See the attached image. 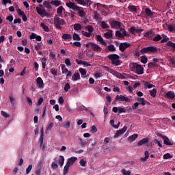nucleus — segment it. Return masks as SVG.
<instances>
[{
    "instance_id": "nucleus-1",
    "label": "nucleus",
    "mask_w": 175,
    "mask_h": 175,
    "mask_svg": "<svg viewBox=\"0 0 175 175\" xmlns=\"http://www.w3.org/2000/svg\"><path fill=\"white\" fill-rule=\"evenodd\" d=\"M66 5L68 8H69V9H72V10H74V12H78L79 17H85V12H84V10H82L83 8L79 7L76 3L72 1L66 3Z\"/></svg>"
},
{
    "instance_id": "nucleus-2",
    "label": "nucleus",
    "mask_w": 175,
    "mask_h": 175,
    "mask_svg": "<svg viewBox=\"0 0 175 175\" xmlns=\"http://www.w3.org/2000/svg\"><path fill=\"white\" fill-rule=\"evenodd\" d=\"M131 72H134L137 75H143L144 73V68L143 66L137 64V63L130 64Z\"/></svg>"
},
{
    "instance_id": "nucleus-3",
    "label": "nucleus",
    "mask_w": 175,
    "mask_h": 175,
    "mask_svg": "<svg viewBox=\"0 0 175 175\" xmlns=\"http://www.w3.org/2000/svg\"><path fill=\"white\" fill-rule=\"evenodd\" d=\"M107 58L111 61L112 65H115V66H120V65H121L120 55L117 54H110L107 56Z\"/></svg>"
},
{
    "instance_id": "nucleus-4",
    "label": "nucleus",
    "mask_w": 175,
    "mask_h": 175,
    "mask_svg": "<svg viewBox=\"0 0 175 175\" xmlns=\"http://www.w3.org/2000/svg\"><path fill=\"white\" fill-rule=\"evenodd\" d=\"M66 25L65 20L57 16L54 18V25L57 29L61 31V29H62V27L61 25Z\"/></svg>"
},
{
    "instance_id": "nucleus-5",
    "label": "nucleus",
    "mask_w": 175,
    "mask_h": 175,
    "mask_svg": "<svg viewBox=\"0 0 175 175\" xmlns=\"http://www.w3.org/2000/svg\"><path fill=\"white\" fill-rule=\"evenodd\" d=\"M158 51V48L155 46H146L141 49L140 53L142 54H147V53H157Z\"/></svg>"
},
{
    "instance_id": "nucleus-6",
    "label": "nucleus",
    "mask_w": 175,
    "mask_h": 175,
    "mask_svg": "<svg viewBox=\"0 0 175 175\" xmlns=\"http://www.w3.org/2000/svg\"><path fill=\"white\" fill-rule=\"evenodd\" d=\"M38 14L40 15L41 17H49L50 13L47 12L45 9L40 7L36 8Z\"/></svg>"
},
{
    "instance_id": "nucleus-7",
    "label": "nucleus",
    "mask_w": 175,
    "mask_h": 175,
    "mask_svg": "<svg viewBox=\"0 0 175 175\" xmlns=\"http://www.w3.org/2000/svg\"><path fill=\"white\" fill-rule=\"evenodd\" d=\"M116 100H119V102H131V99H129L128 97H125L123 95H117L115 100L112 102L113 105L116 103Z\"/></svg>"
},
{
    "instance_id": "nucleus-8",
    "label": "nucleus",
    "mask_w": 175,
    "mask_h": 175,
    "mask_svg": "<svg viewBox=\"0 0 175 175\" xmlns=\"http://www.w3.org/2000/svg\"><path fill=\"white\" fill-rule=\"evenodd\" d=\"M90 44L93 51H96V53H100V51H102V47H100L99 44H96L95 42H92Z\"/></svg>"
},
{
    "instance_id": "nucleus-9",
    "label": "nucleus",
    "mask_w": 175,
    "mask_h": 175,
    "mask_svg": "<svg viewBox=\"0 0 175 175\" xmlns=\"http://www.w3.org/2000/svg\"><path fill=\"white\" fill-rule=\"evenodd\" d=\"M128 47H131V44L128 42H121L119 44V50L122 51V53H124V51H125Z\"/></svg>"
},
{
    "instance_id": "nucleus-10",
    "label": "nucleus",
    "mask_w": 175,
    "mask_h": 175,
    "mask_svg": "<svg viewBox=\"0 0 175 175\" xmlns=\"http://www.w3.org/2000/svg\"><path fill=\"white\" fill-rule=\"evenodd\" d=\"M121 22L114 20L110 23L111 28H114L115 29H120L121 28Z\"/></svg>"
},
{
    "instance_id": "nucleus-11",
    "label": "nucleus",
    "mask_w": 175,
    "mask_h": 175,
    "mask_svg": "<svg viewBox=\"0 0 175 175\" xmlns=\"http://www.w3.org/2000/svg\"><path fill=\"white\" fill-rule=\"evenodd\" d=\"M126 129H128V127L124 126L122 129L118 130L114 135V138L117 139L119 136H121V135H124V133L126 132Z\"/></svg>"
},
{
    "instance_id": "nucleus-12",
    "label": "nucleus",
    "mask_w": 175,
    "mask_h": 175,
    "mask_svg": "<svg viewBox=\"0 0 175 175\" xmlns=\"http://www.w3.org/2000/svg\"><path fill=\"white\" fill-rule=\"evenodd\" d=\"M161 137L162 139H163L164 144H165L166 146H173V144H174V142L169 139V137L165 135H161Z\"/></svg>"
},
{
    "instance_id": "nucleus-13",
    "label": "nucleus",
    "mask_w": 175,
    "mask_h": 175,
    "mask_svg": "<svg viewBox=\"0 0 175 175\" xmlns=\"http://www.w3.org/2000/svg\"><path fill=\"white\" fill-rule=\"evenodd\" d=\"M137 101L139 102V105L146 106V105H150V102L145 100L144 98H137Z\"/></svg>"
},
{
    "instance_id": "nucleus-14",
    "label": "nucleus",
    "mask_w": 175,
    "mask_h": 175,
    "mask_svg": "<svg viewBox=\"0 0 175 175\" xmlns=\"http://www.w3.org/2000/svg\"><path fill=\"white\" fill-rule=\"evenodd\" d=\"M165 96H166V98H167V99H174V98H175L174 92H173V91L167 92L165 94Z\"/></svg>"
},
{
    "instance_id": "nucleus-15",
    "label": "nucleus",
    "mask_w": 175,
    "mask_h": 175,
    "mask_svg": "<svg viewBox=\"0 0 175 175\" xmlns=\"http://www.w3.org/2000/svg\"><path fill=\"white\" fill-rule=\"evenodd\" d=\"M77 159V157H72L70 158H68L67 160V164L70 166H72L73 163H75V161Z\"/></svg>"
},
{
    "instance_id": "nucleus-16",
    "label": "nucleus",
    "mask_w": 175,
    "mask_h": 175,
    "mask_svg": "<svg viewBox=\"0 0 175 175\" xmlns=\"http://www.w3.org/2000/svg\"><path fill=\"white\" fill-rule=\"evenodd\" d=\"M96 39L97 42H100L101 44H103L104 46H106V41L103 40V38L100 35H96Z\"/></svg>"
},
{
    "instance_id": "nucleus-17",
    "label": "nucleus",
    "mask_w": 175,
    "mask_h": 175,
    "mask_svg": "<svg viewBox=\"0 0 175 175\" xmlns=\"http://www.w3.org/2000/svg\"><path fill=\"white\" fill-rule=\"evenodd\" d=\"M36 83L39 87V88H42L44 86V83H43V79L41 77H38L36 79Z\"/></svg>"
},
{
    "instance_id": "nucleus-18",
    "label": "nucleus",
    "mask_w": 175,
    "mask_h": 175,
    "mask_svg": "<svg viewBox=\"0 0 175 175\" xmlns=\"http://www.w3.org/2000/svg\"><path fill=\"white\" fill-rule=\"evenodd\" d=\"M108 32H106L104 33V36L107 39H111V38H113V30L107 29Z\"/></svg>"
},
{
    "instance_id": "nucleus-19",
    "label": "nucleus",
    "mask_w": 175,
    "mask_h": 175,
    "mask_svg": "<svg viewBox=\"0 0 175 175\" xmlns=\"http://www.w3.org/2000/svg\"><path fill=\"white\" fill-rule=\"evenodd\" d=\"M148 143V138L146 137L142 139V140L139 141L137 144L139 147L143 146V144H147Z\"/></svg>"
},
{
    "instance_id": "nucleus-20",
    "label": "nucleus",
    "mask_w": 175,
    "mask_h": 175,
    "mask_svg": "<svg viewBox=\"0 0 175 175\" xmlns=\"http://www.w3.org/2000/svg\"><path fill=\"white\" fill-rule=\"evenodd\" d=\"M145 157H142L140 159L141 162H146L148 158H150V153L148 150L145 151L144 152Z\"/></svg>"
},
{
    "instance_id": "nucleus-21",
    "label": "nucleus",
    "mask_w": 175,
    "mask_h": 175,
    "mask_svg": "<svg viewBox=\"0 0 175 175\" xmlns=\"http://www.w3.org/2000/svg\"><path fill=\"white\" fill-rule=\"evenodd\" d=\"M145 14L148 17H152L154 16V12H152L150 8L145 9Z\"/></svg>"
},
{
    "instance_id": "nucleus-22",
    "label": "nucleus",
    "mask_w": 175,
    "mask_h": 175,
    "mask_svg": "<svg viewBox=\"0 0 175 175\" xmlns=\"http://www.w3.org/2000/svg\"><path fill=\"white\" fill-rule=\"evenodd\" d=\"M58 163L60 166V167H62L64 166V163H65V157L64 156L60 155L58 159Z\"/></svg>"
},
{
    "instance_id": "nucleus-23",
    "label": "nucleus",
    "mask_w": 175,
    "mask_h": 175,
    "mask_svg": "<svg viewBox=\"0 0 175 175\" xmlns=\"http://www.w3.org/2000/svg\"><path fill=\"white\" fill-rule=\"evenodd\" d=\"M80 79H81L80 73H79V72L74 73L72 77V81H77V80H80Z\"/></svg>"
},
{
    "instance_id": "nucleus-24",
    "label": "nucleus",
    "mask_w": 175,
    "mask_h": 175,
    "mask_svg": "<svg viewBox=\"0 0 175 175\" xmlns=\"http://www.w3.org/2000/svg\"><path fill=\"white\" fill-rule=\"evenodd\" d=\"M137 137H139V135L133 134L128 137V142L132 143V142H135Z\"/></svg>"
},
{
    "instance_id": "nucleus-25",
    "label": "nucleus",
    "mask_w": 175,
    "mask_h": 175,
    "mask_svg": "<svg viewBox=\"0 0 175 175\" xmlns=\"http://www.w3.org/2000/svg\"><path fill=\"white\" fill-rule=\"evenodd\" d=\"M43 5L46 8V9H48V10H51V9H53V8L51 7V3L44 1L43 2Z\"/></svg>"
},
{
    "instance_id": "nucleus-26",
    "label": "nucleus",
    "mask_w": 175,
    "mask_h": 175,
    "mask_svg": "<svg viewBox=\"0 0 175 175\" xmlns=\"http://www.w3.org/2000/svg\"><path fill=\"white\" fill-rule=\"evenodd\" d=\"M128 10L131 12V13H136L137 12V8L135 5H129Z\"/></svg>"
},
{
    "instance_id": "nucleus-27",
    "label": "nucleus",
    "mask_w": 175,
    "mask_h": 175,
    "mask_svg": "<svg viewBox=\"0 0 175 175\" xmlns=\"http://www.w3.org/2000/svg\"><path fill=\"white\" fill-rule=\"evenodd\" d=\"M75 31H81L83 29V26L80 25V23H75L74 25Z\"/></svg>"
},
{
    "instance_id": "nucleus-28",
    "label": "nucleus",
    "mask_w": 175,
    "mask_h": 175,
    "mask_svg": "<svg viewBox=\"0 0 175 175\" xmlns=\"http://www.w3.org/2000/svg\"><path fill=\"white\" fill-rule=\"evenodd\" d=\"M158 66H159V65L154 62H150L148 64V68H149V69H154V68H158Z\"/></svg>"
},
{
    "instance_id": "nucleus-29",
    "label": "nucleus",
    "mask_w": 175,
    "mask_h": 175,
    "mask_svg": "<svg viewBox=\"0 0 175 175\" xmlns=\"http://www.w3.org/2000/svg\"><path fill=\"white\" fill-rule=\"evenodd\" d=\"M100 27L103 29H107V28H110V26L106 23V22H105L104 21H101L100 22Z\"/></svg>"
},
{
    "instance_id": "nucleus-30",
    "label": "nucleus",
    "mask_w": 175,
    "mask_h": 175,
    "mask_svg": "<svg viewBox=\"0 0 175 175\" xmlns=\"http://www.w3.org/2000/svg\"><path fill=\"white\" fill-rule=\"evenodd\" d=\"M169 32H175V24L167 25Z\"/></svg>"
},
{
    "instance_id": "nucleus-31",
    "label": "nucleus",
    "mask_w": 175,
    "mask_h": 175,
    "mask_svg": "<svg viewBox=\"0 0 175 175\" xmlns=\"http://www.w3.org/2000/svg\"><path fill=\"white\" fill-rule=\"evenodd\" d=\"M62 39L64 40H68V39H72V35L69 33H64L62 36Z\"/></svg>"
},
{
    "instance_id": "nucleus-32",
    "label": "nucleus",
    "mask_w": 175,
    "mask_h": 175,
    "mask_svg": "<svg viewBox=\"0 0 175 175\" xmlns=\"http://www.w3.org/2000/svg\"><path fill=\"white\" fill-rule=\"evenodd\" d=\"M85 29H86V31H88V32L92 34V32H94V27H92V25L85 26Z\"/></svg>"
},
{
    "instance_id": "nucleus-33",
    "label": "nucleus",
    "mask_w": 175,
    "mask_h": 175,
    "mask_svg": "<svg viewBox=\"0 0 175 175\" xmlns=\"http://www.w3.org/2000/svg\"><path fill=\"white\" fill-rule=\"evenodd\" d=\"M110 124H111V126H113V128H115V129H118V128H120V122L116 125H115L114 120H111Z\"/></svg>"
},
{
    "instance_id": "nucleus-34",
    "label": "nucleus",
    "mask_w": 175,
    "mask_h": 175,
    "mask_svg": "<svg viewBox=\"0 0 175 175\" xmlns=\"http://www.w3.org/2000/svg\"><path fill=\"white\" fill-rule=\"evenodd\" d=\"M62 126L63 128H70V121L68 120L66 122H64L62 124Z\"/></svg>"
},
{
    "instance_id": "nucleus-35",
    "label": "nucleus",
    "mask_w": 175,
    "mask_h": 175,
    "mask_svg": "<svg viewBox=\"0 0 175 175\" xmlns=\"http://www.w3.org/2000/svg\"><path fill=\"white\" fill-rule=\"evenodd\" d=\"M40 27L45 31V32H49L50 29L44 23H41Z\"/></svg>"
},
{
    "instance_id": "nucleus-36",
    "label": "nucleus",
    "mask_w": 175,
    "mask_h": 175,
    "mask_svg": "<svg viewBox=\"0 0 175 175\" xmlns=\"http://www.w3.org/2000/svg\"><path fill=\"white\" fill-rule=\"evenodd\" d=\"M41 135L40 136V146L43 145V136L44 135V131L43 130V127L41 129Z\"/></svg>"
},
{
    "instance_id": "nucleus-37",
    "label": "nucleus",
    "mask_w": 175,
    "mask_h": 175,
    "mask_svg": "<svg viewBox=\"0 0 175 175\" xmlns=\"http://www.w3.org/2000/svg\"><path fill=\"white\" fill-rule=\"evenodd\" d=\"M47 62V59L46 57H44L41 59V63L42 65V69H46V63Z\"/></svg>"
},
{
    "instance_id": "nucleus-38",
    "label": "nucleus",
    "mask_w": 175,
    "mask_h": 175,
    "mask_svg": "<svg viewBox=\"0 0 175 175\" xmlns=\"http://www.w3.org/2000/svg\"><path fill=\"white\" fill-rule=\"evenodd\" d=\"M107 48L111 53H114V51H116V46H114V44H109L107 46Z\"/></svg>"
},
{
    "instance_id": "nucleus-39",
    "label": "nucleus",
    "mask_w": 175,
    "mask_h": 175,
    "mask_svg": "<svg viewBox=\"0 0 175 175\" xmlns=\"http://www.w3.org/2000/svg\"><path fill=\"white\" fill-rule=\"evenodd\" d=\"M51 5H54V6H60L61 5V1L58 0H53L51 1Z\"/></svg>"
},
{
    "instance_id": "nucleus-40",
    "label": "nucleus",
    "mask_w": 175,
    "mask_h": 175,
    "mask_svg": "<svg viewBox=\"0 0 175 175\" xmlns=\"http://www.w3.org/2000/svg\"><path fill=\"white\" fill-rule=\"evenodd\" d=\"M69 167H70V165L66 163L64 168V172H63L64 175L68 174V172H69Z\"/></svg>"
},
{
    "instance_id": "nucleus-41",
    "label": "nucleus",
    "mask_w": 175,
    "mask_h": 175,
    "mask_svg": "<svg viewBox=\"0 0 175 175\" xmlns=\"http://www.w3.org/2000/svg\"><path fill=\"white\" fill-rule=\"evenodd\" d=\"M121 173L123 175H131V174H132V172L131 170L126 171V170H125V169H122L121 170Z\"/></svg>"
},
{
    "instance_id": "nucleus-42",
    "label": "nucleus",
    "mask_w": 175,
    "mask_h": 175,
    "mask_svg": "<svg viewBox=\"0 0 175 175\" xmlns=\"http://www.w3.org/2000/svg\"><path fill=\"white\" fill-rule=\"evenodd\" d=\"M153 42H159V40H162V36L161 35L157 34V36L152 38Z\"/></svg>"
},
{
    "instance_id": "nucleus-43",
    "label": "nucleus",
    "mask_w": 175,
    "mask_h": 175,
    "mask_svg": "<svg viewBox=\"0 0 175 175\" xmlns=\"http://www.w3.org/2000/svg\"><path fill=\"white\" fill-rule=\"evenodd\" d=\"M150 95L152 98H155L157 96V89H153L150 91Z\"/></svg>"
},
{
    "instance_id": "nucleus-44",
    "label": "nucleus",
    "mask_w": 175,
    "mask_h": 175,
    "mask_svg": "<svg viewBox=\"0 0 175 175\" xmlns=\"http://www.w3.org/2000/svg\"><path fill=\"white\" fill-rule=\"evenodd\" d=\"M72 39L73 40H77V41H79V40H81V38H80V36H79V34L75 33L73 35H72Z\"/></svg>"
},
{
    "instance_id": "nucleus-45",
    "label": "nucleus",
    "mask_w": 175,
    "mask_h": 175,
    "mask_svg": "<svg viewBox=\"0 0 175 175\" xmlns=\"http://www.w3.org/2000/svg\"><path fill=\"white\" fill-rule=\"evenodd\" d=\"M116 38H120L121 39L124 38V35L120 30L116 31Z\"/></svg>"
},
{
    "instance_id": "nucleus-46",
    "label": "nucleus",
    "mask_w": 175,
    "mask_h": 175,
    "mask_svg": "<svg viewBox=\"0 0 175 175\" xmlns=\"http://www.w3.org/2000/svg\"><path fill=\"white\" fill-rule=\"evenodd\" d=\"M144 87H145V88H149L150 89V88H154V87H155V85L150 83L149 82H146L144 84Z\"/></svg>"
},
{
    "instance_id": "nucleus-47",
    "label": "nucleus",
    "mask_w": 175,
    "mask_h": 175,
    "mask_svg": "<svg viewBox=\"0 0 175 175\" xmlns=\"http://www.w3.org/2000/svg\"><path fill=\"white\" fill-rule=\"evenodd\" d=\"M162 36H163V39L161 41V43H166V42L169 40L167 36L163 34Z\"/></svg>"
},
{
    "instance_id": "nucleus-48",
    "label": "nucleus",
    "mask_w": 175,
    "mask_h": 175,
    "mask_svg": "<svg viewBox=\"0 0 175 175\" xmlns=\"http://www.w3.org/2000/svg\"><path fill=\"white\" fill-rule=\"evenodd\" d=\"M60 66L62 67V73H68L69 70L66 68V66H65L64 64H61Z\"/></svg>"
},
{
    "instance_id": "nucleus-49",
    "label": "nucleus",
    "mask_w": 175,
    "mask_h": 175,
    "mask_svg": "<svg viewBox=\"0 0 175 175\" xmlns=\"http://www.w3.org/2000/svg\"><path fill=\"white\" fill-rule=\"evenodd\" d=\"M9 99H10V103L12 105V106H16V100L14 99V98H13V96H10Z\"/></svg>"
},
{
    "instance_id": "nucleus-50",
    "label": "nucleus",
    "mask_w": 175,
    "mask_h": 175,
    "mask_svg": "<svg viewBox=\"0 0 175 175\" xmlns=\"http://www.w3.org/2000/svg\"><path fill=\"white\" fill-rule=\"evenodd\" d=\"M103 68L107 70V72H109V73H113V72H116L113 69L110 68V67L107 66H104Z\"/></svg>"
},
{
    "instance_id": "nucleus-51",
    "label": "nucleus",
    "mask_w": 175,
    "mask_h": 175,
    "mask_svg": "<svg viewBox=\"0 0 175 175\" xmlns=\"http://www.w3.org/2000/svg\"><path fill=\"white\" fill-rule=\"evenodd\" d=\"M139 103H135L133 105H132L131 108L130 107V110L131 111H132V110H136V109H137V107H139Z\"/></svg>"
},
{
    "instance_id": "nucleus-52",
    "label": "nucleus",
    "mask_w": 175,
    "mask_h": 175,
    "mask_svg": "<svg viewBox=\"0 0 175 175\" xmlns=\"http://www.w3.org/2000/svg\"><path fill=\"white\" fill-rule=\"evenodd\" d=\"M79 73H81V76H85L87 75V70L85 68H79Z\"/></svg>"
},
{
    "instance_id": "nucleus-53",
    "label": "nucleus",
    "mask_w": 175,
    "mask_h": 175,
    "mask_svg": "<svg viewBox=\"0 0 175 175\" xmlns=\"http://www.w3.org/2000/svg\"><path fill=\"white\" fill-rule=\"evenodd\" d=\"M81 33L82 35H83V36H85L86 38H91V35H92L91 33L86 32L84 31H81Z\"/></svg>"
},
{
    "instance_id": "nucleus-54",
    "label": "nucleus",
    "mask_w": 175,
    "mask_h": 175,
    "mask_svg": "<svg viewBox=\"0 0 175 175\" xmlns=\"http://www.w3.org/2000/svg\"><path fill=\"white\" fill-rule=\"evenodd\" d=\"M75 2H77L79 5H82V6H85V1L84 0H74Z\"/></svg>"
},
{
    "instance_id": "nucleus-55",
    "label": "nucleus",
    "mask_w": 175,
    "mask_h": 175,
    "mask_svg": "<svg viewBox=\"0 0 175 175\" xmlns=\"http://www.w3.org/2000/svg\"><path fill=\"white\" fill-rule=\"evenodd\" d=\"M120 31L122 33L124 38H125V36H128V33H126V30H125V29L120 28Z\"/></svg>"
},
{
    "instance_id": "nucleus-56",
    "label": "nucleus",
    "mask_w": 175,
    "mask_h": 175,
    "mask_svg": "<svg viewBox=\"0 0 175 175\" xmlns=\"http://www.w3.org/2000/svg\"><path fill=\"white\" fill-rule=\"evenodd\" d=\"M116 76L118 77V79H125V76L120 72H116Z\"/></svg>"
},
{
    "instance_id": "nucleus-57",
    "label": "nucleus",
    "mask_w": 175,
    "mask_h": 175,
    "mask_svg": "<svg viewBox=\"0 0 175 175\" xmlns=\"http://www.w3.org/2000/svg\"><path fill=\"white\" fill-rule=\"evenodd\" d=\"M64 10V7L60 6L57 10V13L59 14V16H61L62 14V11Z\"/></svg>"
},
{
    "instance_id": "nucleus-58",
    "label": "nucleus",
    "mask_w": 175,
    "mask_h": 175,
    "mask_svg": "<svg viewBox=\"0 0 175 175\" xmlns=\"http://www.w3.org/2000/svg\"><path fill=\"white\" fill-rule=\"evenodd\" d=\"M167 46L169 47H172L173 49H175V43L172 41H168L167 42Z\"/></svg>"
},
{
    "instance_id": "nucleus-59",
    "label": "nucleus",
    "mask_w": 175,
    "mask_h": 175,
    "mask_svg": "<svg viewBox=\"0 0 175 175\" xmlns=\"http://www.w3.org/2000/svg\"><path fill=\"white\" fill-rule=\"evenodd\" d=\"M148 59L147 58V57L146 56H142L141 57V62L142 64H146V62H148Z\"/></svg>"
},
{
    "instance_id": "nucleus-60",
    "label": "nucleus",
    "mask_w": 175,
    "mask_h": 175,
    "mask_svg": "<svg viewBox=\"0 0 175 175\" xmlns=\"http://www.w3.org/2000/svg\"><path fill=\"white\" fill-rule=\"evenodd\" d=\"M70 90V85L69 83H66L64 85V91L65 92H68Z\"/></svg>"
},
{
    "instance_id": "nucleus-61",
    "label": "nucleus",
    "mask_w": 175,
    "mask_h": 175,
    "mask_svg": "<svg viewBox=\"0 0 175 175\" xmlns=\"http://www.w3.org/2000/svg\"><path fill=\"white\" fill-rule=\"evenodd\" d=\"M65 64L66 65V66H72V63H70V59L69 58H66L65 59Z\"/></svg>"
},
{
    "instance_id": "nucleus-62",
    "label": "nucleus",
    "mask_w": 175,
    "mask_h": 175,
    "mask_svg": "<svg viewBox=\"0 0 175 175\" xmlns=\"http://www.w3.org/2000/svg\"><path fill=\"white\" fill-rule=\"evenodd\" d=\"M150 35H152V30H150L146 31L144 34L145 38H150Z\"/></svg>"
},
{
    "instance_id": "nucleus-63",
    "label": "nucleus",
    "mask_w": 175,
    "mask_h": 175,
    "mask_svg": "<svg viewBox=\"0 0 175 175\" xmlns=\"http://www.w3.org/2000/svg\"><path fill=\"white\" fill-rule=\"evenodd\" d=\"M170 158H173L170 153H167L163 155V159H170Z\"/></svg>"
},
{
    "instance_id": "nucleus-64",
    "label": "nucleus",
    "mask_w": 175,
    "mask_h": 175,
    "mask_svg": "<svg viewBox=\"0 0 175 175\" xmlns=\"http://www.w3.org/2000/svg\"><path fill=\"white\" fill-rule=\"evenodd\" d=\"M129 32L131 33H132V35H135V32H136V27H131L130 29H129Z\"/></svg>"
}]
</instances>
